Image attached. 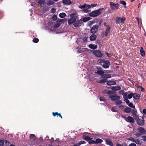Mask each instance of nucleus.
<instances>
[{
  "label": "nucleus",
  "instance_id": "nucleus-30",
  "mask_svg": "<svg viewBox=\"0 0 146 146\" xmlns=\"http://www.w3.org/2000/svg\"><path fill=\"white\" fill-rule=\"evenodd\" d=\"M78 41V45H80L81 47H83L84 46H85V44H84V43H83V42L81 41L80 40L79 41H77V42Z\"/></svg>",
  "mask_w": 146,
  "mask_h": 146
},
{
  "label": "nucleus",
  "instance_id": "nucleus-46",
  "mask_svg": "<svg viewBox=\"0 0 146 146\" xmlns=\"http://www.w3.org/2000/svg\"><path fill=\"white\" fill-rule=\"evenodd\" d=\"M60 25V24L58 23L55 24L54 26V28H57L59 27Z\"/></svg>",
  "mask_w": 146,
  "mask_h": 146
},
{
  "label": "nucleus",
  "instance_id": "nucleus-11",
  "mask_svg": "<svg viewBox=\"0 0 146 146\" xmlns=\"http://www.w3.org/2000/svg\"><path fill=\"white\" fill-rule=\"evenodd\" d=\"M125 120L128 122L134 123L135 122L134 118L130 116H128L126 118Z\"/></svg>",
  "mask_w": 146,
  "mask_h": 146
},
{
  "label": "nucleus",
  "instance_id": "nucleus-33",
  "mask_svg": "<svg viewBox=\"0 0 146 146\" xmlns=\"http://www.w3.org/2000/svg\"><path fill=\"white\" fill-rule=\"evenodd\" d=\"M59 16L61 18H63L66 16V15L64 13H62L59 15Z\"/></svg>",
  "mask_w": 146,
  "mask_h": 146
},
{
  "label": "nucleus",
  "instance_id": "nucleus-35",
  "mask_svg": "<svg viewBox=\"0 0 146 146\" xmlns=\"http://www.w3.org/2000/svg\"><path fill=\"white\" fill-rule=\"evenodd\" d=\"M122 95L124 99L127 98V93L126 92H124Z\"/></svg>",
  "mask_w": 146,
  "mask_h": 146
},
{
  "label": "nucleus",
  "instance_id": "nucleus-13",
  "mask_svg": "<svg viewBox=\"0 0 146 146\" xmlns=\"http://www.w3.org/2000/svg\"><path fill=\"white\" fill-rule=\"evenodd\" d=\"M103 142V140L100 138H98L95 141L92 140V144L100 143Z\"/></svg>",
  "mask_w": 146,
  "mask_h": 146
},
{
  "label": "nucleus",
  "instance_id": "nucleus-8",
  "mask_svg": "<svg viewBox=\"0 0 146 146\" xmlns=\"http://www.w3.org/2000/svg\"><path fill=\"white\" fill-rule=\"evenodd\" d=\"M93 54L97 57H101L102 56V55L101 52L99 50H96L93 51Z\"/></svg>",
  "mask_w": 146,
  "mask_h": 146
},
{
  "label": "nucleus",
  "instance_id": "nucleus-12",
  "mask_svg": "<svg viewBox=\"0 0 146 146\" xmlns=\"http://www.w3.org/2000/svg\"><path fill=\"white\" fill-rule=\"evenodd\" d=\"M106 144L110 146H113V144L110 139H105Z\"/></svg>",
  "mask_w": 146,
  "mask_h": 146
},
{
  "label": "nucleus",
  "instance_id": "nucleus-60",
  "mask_svg": "<svg viewBox=\"0 0 146 146\" xmlns=\"http://www.w3.org/2000/svg\"><path fill=\"white\" fill-rule=\"evenodd\" d=\"M142 111L143 113L144 114H146V109H143V110Z\"/></svg>",
  "mask_w": 146,
  "mask_h": 146
},
{
  "label": "nucleus",
  "instance_id": "nucleus-23",
  "mask_svg": "<svg viewBox=\"0 0 146 146\" xmlns=\"http://www.w3.org/2000/svg\"><path fill=\"white\" fill-rule=\"evenodd\" d=\"M83 136V137L84 138L85 140L86 141H89V143L90 144H91V138L88 136L84 137V135Z\"/></svg>",
  "mask_w": 146,
  "mask_h": 146
},
{
  "label": "nucleus",
  "instance_id": "nucleus-45",
  "mask_svg": "<svg viewBox=\"0 0 146 146\" xmlns=\"http://www.w3.org/2000/svg\"><path fill=\"white\" fill-rule=\"evenodd\" d=\"M35 137V136L34 134H31L29 137L30 139H34Z\"/></svg>",
  "mask_w": 146,
  "mask_h": 146
},
{
  "label": "nucleus",
  "instance_id": "nucleus-1",
  "mask_svg": "<svg viewBox=\"0 0 146 146\" xmlns=\"http://www.w3.org/2000/svg\"><path fill=\"white\" fill-rule=\"evenodd\" d=\"M98 21H99V22L97 25H94L92 27V34L95 33L97 31L98 27L102 23L101 21H99V20L98 19H95L93 21H92V25L94 23H97Z\"/></svg>",
  "mask_w": 146,
  "mask_h": 146
},
{
  "label": "nucleus",
  "instance_id": "nucleus-38",
  "mask_svg": "<svg viewBox=\"0 0 146 146\" xmlns=\"http://www.w3.org/2000/svg\"><path fill=\"white\" fill-rule=\"evenodd\" d=\"M133 93L129 94L127 95V99H131L133 97Z\"/></svg>",
  "mask_w": 146,
  "mask_h": 146
},
{
  "label": "nucleus",
  "instance_id": "nucleus-58",
  "mask_svg": "<svg viewBox=\"0 0 146 146\" xmlns=\"http://www.w3.org/2000/svg\"><path fill=\"white\" fill-rule=\"evenodd\" d=\"M143 138V141H146V136L144 135L142 137Z\"/></svg>",
  "mask_w": 146,
  "mask_h": 146
},
{
  "label": "nucleus",
  "instance_id": "nucleus-48",
  "mask_svg": "<svg viewBox=\"0 0 146 146\" xmlns=\"http://www.w3.org/2000/svg\"><path fill=\"white\" fill-rule=\"evenodd\" d=\"M86 143V142L84 141H81L79 143H78V145L80 146L82 144H84Z\"/></svg>",
  "mask_w": 146,
  "mask_h": 146
},
{
  "label": "nucleus",
  "instance_id": "nucleus-3",
  "mask_svg": "<svg viewBox=\"0 0 146 146\" xmlns=\"http://www.w3.org/2000/svg\"><path fill=\"white\" fill-rule=\"evenodd\" d=\"M104 9V8H100L98 10L93 11H92V17H95L99 15Z\"/></svg>",
  "mask_w": 146,
  "mask_h": 146
},
{
  "label": "nucleus",
  "instance_id": "nucleus-47",
  "mask_svg": "<svg viewBox=\"0 0 146 146\" xmlns=\"http://www.w3.org/2000/svg\"><path fill=\"white\" fill-rule=\"evenodd\" d=\"M128 105L131 108H135V106L133 105V104H132V103H129L128 104Z\"/></svg>",
  "mask_w": 146,
  "mask_h": 146
},
{
  "label": "nucleus",
  "instance_id": "nucleus-40",
  "mask_svg": "<svg viewBox=\"0 0 146 146\" xmlns=\"http://www.w3.org/2000/svg\"><path fill=\"white\" fill-rule=\"evenodd\" d=\"M97 48V45L92 44V49L95 50Z\"/></svg>",
  "mask_w": 146,
  "mask_h": 146
},
{
  "label": "nucleus",
  "instance_id": "nucleus-41",
  "mask_svg": "<svg viewBox=\"0 0 146 146\" xmlns=\"http://www.w3.org/2000/svg\"><path fill=\"white\" fill-rule=\"evenodd\" d=\"M96 38V36L95 34L92 35V41L95 40Z\"/></svg>",
  "mask_w": 146,
  "mask_h": 146
},
{
  "label": "nucleus",
  "instance_id": "nucleus-24",
  "mask_svg": "<svg viewBox=\"0 0 146 146\" xmlns=\"http://www.w3.org/2000/svg\"><path fill=\"white\" fill-rule=\"evenodd\" d=\"M123 111L126 113H130L131 111V109L129 107H127L124 109Z\"/></svg>",
  "mask_w": 146,
  "mask_h": 146
},
{
  "label": "nucleus",
  "instance_id": "nucleus-22",
  "mask_svg": "<svg viewBox=\"0 0 146 146\" xmlns=\"http://www.w3.org/2000/svg\"><path fill=\"white\" fill-rule=\"evenodd\" d=\"M110 25L108 26V27H107L106 28L105 33V35L106 36H108V34L110 32Z\"/></svg>",
  "mask_w": 146,
  "mask_h": 146
},
{
  "label": "nucleus",
  "instance_id": "nucleus-29",
  "mask_svg": "<svg viewBox=\"0 0 146 146\" xmlns=\"http://www.w3.org/2000/svg\"><path fill=\"white\" fill-rule=\"evenodd\" d=\"M107 79H103L99 80L98 81V83H100V84L103 83L107 82Z\"/></svg>",
  "mask_w": 146,
  "mask_h": 146
},
{
  "label": "nucleus",
  "instance_id": "nucleus-57",
  "mask_svg": "<svg viewBox=\"0 0 146 146\" xmlns=\"http://www.w3.org/2000/svg\"><path fill=\"white\" fill-rule=\"evenodd\" d=\"M100 100L101 101H104L105 100V99L102 97H100Z\"/></svg>",
  "mask_w": 146,
  "mask_h": 146
},
{
  "label": "nucleus",
  "instance_id": "nucleus-31",
  "mask_svg": "<svg viewBox=\"0 0 146 146\" xmlns=\"http://www.w3.org/2000/svg\"><path fill=\"white\" fill-rule=\"evenodd\" d=\"M96 74H98L101 75H102L104 73V71L102 70H98L96 72Z\"/></svg>",
  "mask_w": 146,
  "mask_h": 146
},
{
  "label": "nucleus",
  "instance_id": "nucleus-15",
  "mask_svg": "<svg viewBox=\"0 0 146 146\" xmlns=\"http://www.w3.org/2000/svg\"><path fill=\"white\" fill-rule=\"evenodd\" d=\"M137 130L139 132L143 134H146V131L145 130L144 128L143 127H140Z\"/></svg>",
  "mask_w": 146,
  "mask_h": 146
},
{
  "label": "nucleus",
  "instance_id": "nucleus-19",
  "mask_svg": "<svg viewBox=\"0 0 146 146\" xmlns=\"http://www.w3.org/2000/svg\"><path fill=\"white\" fill-rule=\"evenodd\" d=\"M107 84L109 86L115 85L116 84V82L113 81L109 80L107 81Z\"/></svg>",
  "mask_w": 146,
  "mask_h": 146
},
{
  "label": "nucleus",
  "instance_id": "nucleus-39",
  "mask_svg": "<svg viewBox=\"0 0 146 146\" xmlns=\"http://www.w3.org/2000/svg\"><path fill=\"white\" fill-rule=\"evenodd\" d=\"M120 3L121 4L123 5H124V7H125V6L126 5V3L125 1H120Z\"/></svg>",
  "mask_w": 146,
  "mask_h": 146
},
{
  "label": "nucleus",
  "instance_id": "nucleus-52",
  "mask_svg": "<svg viewBox=\"0 0 146 146\" xmlns=\"http://www.w3.org/2000/svg\"><path fill=\"white\" fill-rule=\"evenodd\" d=\"M58 113L57 112H52V115H53V116L54 117H55L56 115H57V117H58Z\"/></svg>",
  "mask_w": 146,
  "mask_h": 146
},
{
  "label": "nucleus",
  "instance_id": "nucleus-26",
  "mask_svg": "<svg viewBox=\"0 0 146 146\" xmlns=\"http://www.w3.org/2000/svg\"><path fill=\"white\" fill-rule=\"evenodd\" d=\"M141 55L143 57L145 56V52L143 50V48L142 47L141 48V49L140 51Z\"/></svg>",
  "mask_w": 146,
  "mask_h": 146
},
{
  "label": "nucleus",
  "instance_id": "nucleus-25",
  "mask_svg": "<svg viewBox=\"0 0 146 146\" xmlns=\"http://www.w3.org/2000/svg\"><path fill=\"white\" fill-rule=\"evenodd\" d=\"M88 38V37H84L82 38H80L79 40H78L79 41L80 40L81 41L83 42V43L85 44V43L86 42Z\"/></svg>",
  "mask_w": 146,
  "mask_h": 146
},
{
  "label": "nucleus",
  "instance_id": "nucleus-5",
  "mask_svg": "<svg viewBox=\"0 0 146 146\" xmlns=\"http://www.w3.org/2000/svg\"><path fill=\"white\" fill-rule=\"evenodd\" d=\"M101 64L104 68H107L109 67L110 64L109 61L103 60L101 61Z\"/></svg>",
  "mask_w": 146,
  "mask_h": 146
},
{
  "label": "nucleus",
  "instance_id": "nucleus-51",
  "mask_svg": "<svg viewBox=\"0 0 146 146\" xmlns=\"http://www.w3.org/2000/svg\"><path fill=\"white\" fill-rule=\"evenodd\" d=\"M127 140H128L132 141H133V142H134V141H135V140L132 137H131L129 138H128L127 139Z\"/></svg>",
  "mask_w": 146,
  "mask_h": 146
},
{
  "label": "nucleus",
  "instance_id": "nucleus-32",
  "mask_svg": "<svg viewBox=\"0 0 146 146\" xmlns=\"http://www.w3.org/2000/svg\"><path fill=\"white\" fill-rule=\"evenodd\" d=\"M134 142L135 143L137 144L141 145V140L139 139H135V141H134Z\"/></svg>",
  "mask_w": 146,
  "mask_h": 146
},
{
  "label": "nucleus",
  "instance_id": "nucleus-18",
  "mask_svg": "<svg viewBox=\"0 0 146 146\" xmlns=\"http://www.w3.org/2000/svg\"><path fill=\"white\" fill-rule=\"evenodd\" d=\"M62 3L64 4L70 5L72 3L70 0H62Z\"/></svg>",
  "mask_w": 146,
  "mask_h": 146
},
{
  "label": "nucleus",
  "instance_id": "nucleus-49",
  "mask_svg": "<svg viewBox=\"0 0 146 146\" xmlns=\"http://www.w3.org/2000/svg\"><path fill=\"white\" fill-rule=\"evenodd\" d=\"M51 12L52 13H54L56 11V9H55L54 8H52L51 10Z\"/></svg>",
  "mask_w": 146,
  "mask_h": 146
},
{
  "label": "nucleus",
  "instance_id": "nucleus-20",
  "mask_svg": "<svg viewBox=\"0 0 146 146\" xmlns=\"http://www.w3.org/2000/svg\"><path fill=\"white\" fill-rule=\"evenodd\" d=\"M121 89V88L120 86H116L114 87H112L111 88V89L113 91H118Z\"/></svg>",
  "mask_w": 146,
  "mask_h": 146
},
{
  "label": "nucleus",
  "instance_id": "nucleus-44",
  "mask_svg": "<svg viewBox=\"0 0 146 146\" xmlns=\"http://www.w3.org/2000/svg\"><path fill=\"white\" fill-rule=\"evenodd\" d=\"M57 16L56 15H53V16L52 17V20L55 21L57 19Z\"/></svg>",
  "mask_w": 146,
  "mask_h": 146
},
{
  "label": "nucleus",
  "instance_id": "nucleus-62",
  "mask_svg": "<svg viewBox=\"0 0 146 146\" xmlns=\"http://www.w3.org/2000/svg\"><path fill=\"white\" fill-rule=\"evenodd\" d=\"M58 116H59V117H60L61 118V119H62V115H61V114L60 113H58Z\"/></svg>",
  "mask_w": 146,
  "mask_h": 146
},
{
  "label": "nucleus",
  "instance_id": "nucleus-34",
  "mask_svg": "<svg viewBox=\"0 0 146 146\" xmlns=\"http://www.w3.org/2000/svg\"><path fill=\"white\" fill-rule=\"evenodd\" d=\"M90 19V17H86L83 18L82 21L83 22H86L89 21Z\"/></svg>",
  "mask_w": 146,
  "mask_h": 146
},
{
  "label": "nucleus",
  "instance_id": "nucleus-50",
  "mask_svg": "<svg viewBox=\"0 0 146 146\" xmlns=\"http://www.w3.org/2000/svg\"><path fill=\"white\" fill-rule=\"evenodd\" d=\"M111 110L112 111L114 112H117V110L116 109V108L114 107H113L111 108Z\"/></svg>",
  "mask_w": 146,
  "mask_h": 146
},
{
  "label": "nucleus",
  "instance_id": "nucleus-10",
  "mask_svg": "<svg viewBox=\"0 0 146 146\" xmlns=\"http://www.w3.org/2000/svg\"><path fill=\"white\" fill-rule=\"evenodd\" d=\"M109 97L113 101L119 100L120 98V97L119 96H110Z\"/></svg>",
  "mask_w": 146,
  "mask_h": 146
},
{
  "label": "nucleus",
  "instance_id": "nucleus-27",
  "mask_svg": "<svg viewBox=\"0 0 146 146\" xmlns=\"http://www.w3.org/2000/svg\"><path fill=\"white\" fill-rule=\"evenodd\" d=\"M54 3V2L52 0H48L46 3V4L48 5H53Z\"/></svg>",
  "mask_w": 146,
  "mask_h": 146
},
{
  "label": "nucleus",
  "instance_id": "nucleus-16",
  "mask_svg": "<svg viewBox=\"0 0 146 146\" xmlns=\"http://www.w3.org/2000/svg\"><path fill=\"white\" fill-rule=\"evenodd\" d=\"M81 24V22L80 21H77L72 25L73 28L75 29L78 27Z\"/></svg>",
  "mask_w": 146,
  "mask_h": 146
},
{
  "label": "nucleus",
  "instance_id": "nucleus-7",
  "mask_svg": "<svg viewBox=\"0 0 146 146\" xmlns=\"http://www.w3.org/2000/svg\"><path fill=\"white\" fill-rule=\"evenodd\" d=\"M88 70L87 72V75L86 76L85 78L86 79H88L89 80L91 81V68H90L87 69Z\"/></svg>",
  "mask_w": 146,
  "mask_h": 146
},
{
  "label": "nucleus",
  "instance_id": "nucleus-56",
  "mask_svg": "<svg viewBox=\"0 0 146 146\" xmlns=\"http://www.w3.org/2000/svg\"><path fill=\"white\" fill-rule=\"evenodd\" d=\"M124 92V90H121L119 91V92L118 93L119 94H122L123 95Z\"/></svg>",
  "mask_w": 146,
  "mask_h": 146
},
{
  "label": "nucleus",
  "instance_id": "nucleus-2",
  "mask_svg": "<svg viewBox=\"0 0 146 146\" xmlns=\"http://www.w3.org/2000/svg\"><path fill=\"white\" fill-rule=\"evenodd\" d=\"M91 5H89L86 4H84V5L81 6H79V8L81 9H83L82 11L85 13H87L88 12V9L90 8Z\"/></svg>",
  "mask_w": 146,
  "mask_h": 146
},
{
  "label": "nucleus",
  "instance_id": "nucleus-17",
  "mask_svg": "<svg viewBox=\"0 0 146 146\" xmlns=\"http://www.w3.org/2000/svg\"><path fill=\"white\" fill-rule=\"evenodd\" d=\"M111 77V76L109 74H104L101 76V77L104 79H107V78H110Z\"/></svg>",
  "mask_w": 146,
  "mask_h": 146
},
{
  "label": "nucleus",
  "instance_id": "nucleus-21",
  "mask_svg": "<svg viewBox=\"0 0 146 146\" xmlns=\"http://www.w3.org/2000/svg\"><path fill=\"white\" fill-rule=\"evenodd\" d=\"M133 97L134 99L135 100H138L140 98V96L139 94L134 93H133Z\"/></svg>",
  "mask_w": 146,
  "mask_h": 146
},
{
  "label": "nucleus",
  "instance_id": "nucleus-59",
  "mask_svg": "<svg viewBox=\"0 0 146 146\" xmlns=\"http://www.w3.org/2000/svg\"><path fill=\"white\" fill-rule=\"evenodd\" d=\"M129 146H136V145L135 143H131L129 145Z\"/></svg>",
  "mask_w": 146,
  "mask_h": 146
},
{
  "label": "nucleus",
  "instance_id": "nucleus-37",
  "mask_svg": "<svg viewBox=\"0 0 146 146\" xmlns=\"http://www.w3.org/2000/svg\"><path fill=\"white\" fill-rule=\"evenodd\" d=\"M115 104L117 105H120L121 104L122 102L121 100H117L115 102Z\"/></svg>",
  "mask_w": 146,
  "mask_h": 146
},
{
  "label": "nucleus",
  "instance_id": "nucleus-4",
  "mask_svg": "<svg viewBox=\"0 0 146 146\" xmlns=\"http://www.w3.org/2000/svg\"><path fill=\"white\" fill-rule=\"evenodd\" d=\"M126 20V19L124 17H122V18L117 17L116 18L115 22L117 24L120 23L123 24Z\"/></svg>",
  "mask_w": 146,
  "mask_h": 146
},
{
  "label": "nucleus",
  "instance_id": "nucleus-6",
  "mask_svg": "<svg viewBox=\"0 0 146 146\" xmlns=\"http://www.w3.org/2000/svg\"><path fill=\"white\" fill-rule=\"evenodd\" d=\"M110 6L112 10L117 9L119 7L118 4H115L113 2L110 3Z\"/></svg>",
  "mask_w": 146,
  "mask_h": 146
},
{
  "label": "nucleus",
  "instance_id": "nucleus-36",
  "mask_svg": "<svg viewBox=\"0 0 146 146\" xmlns=\"http://www.w3.org/2000/svg\"><path fill=\"white\" fill-rule=\"evenodd\" d=\"M87 49L86 48H83L81 50L80 49L79 50H78V53H80L83 51H86Z\"/></svg>",
  "mask_w": 146,
  "mask_h": 146
},
{
  "label": "nucleus",
  "instance_id": "nucleus-14",
  "mask_svg": "<svg viewBox=\"0 0 146 146\" xmlns=\"http://www.w3.org/2000/svg\"><path fill=\"white\" fill-rule=\"evenodd\" d=\"M70 16L71 18L75 20L76 21V20L78 19V17L77 14L76 13H72L70 14Z\"/></svg>",
  "mask_w": 146,
  "mask_h": 146
},
{
  "label": "nucleus",
  "instance_id": "nucleus-61",
  "mask_svg": "<svg viewBox=\"0 0 146 146\" xmlns=\"http://www.w3.org/2000/svg\"><path fill=\"white\" fill-rule=\"evenodd\" d=\"M140 88H141V91L142 92H144L145 91L144 89L141 86H140Z\"/></svg>",
  "mask_w": 146,
  "mask_h": 146
},
{
  "label": "nucleus",
  "instance_id": "nucleus-43",
  "mask_svg": "<svg viewBox=\"0 0 146 146\" xmlns=\"http://www.w3.org/2000/svg\"><path fill=\"white\" fill-rule=\"evenodd\" d=\"M33 41L34 42L36 43L38 42L39 40L37 38H35L33 39Z\"/></svg>",
  "mask_w": 146,
  "mask_h": 146
},
{
  "label": "nucleus",
  "instance_id": "nucleus-42",
  "mask_svg": "<svg viewBox=\"0 0 146 146\" xmlns=\"http://www.w3.org/2000/svg\"><path fill=\"white\" fill-rule=\"evenodd\" d=\"M45 2L44 0H38L37 3L38 4H42Z\"/></svg>",
  "mask_w": 146,
  "mask_h": 146
},
{
  "label": "nucleus",
  "instance_id": "nucleus-54",
  "mask_svg": "<svg viewBox=\"0 0 146 146\" xmlns=\"http://www.w3.org/2000/svg\"><path fill=\"white\" fill-rule=\"evenodd\" d=\"M113 93V92L111 90H109L107 92V94L108 95H110Z\"/></svg>",
  "mask_w": 146,
  "mask_h": 146
},
{
  "label": "nucleus",
  "instance_id": "nucleus-28",
  "mask_svg": "<svg viewBox=\"0 0 146 146\" xmlns=\"http://www.w3.org/2000/svg\"><path fill=\"white\" fill-rule=\"evenodd\" d=\"M75 22V20H74L72 19V18L69 19L68 21V23L69 25L73 24Z\"/></svg>",
  "mask_w": 146,
  "mask_h": 146
},
{
  "label": "nucleus",
  "instance_id": "nucleus-63",
  "mask_svg": "<svg viewBox=\"0 0 146 146\" xmlns=\"http://www.w3.org/2000/svg\"><path fill=\"white\" fill-rule=\"evenodd\" d=\"M96 5H97V4H92V7H96Z\"/></svg>",
  "mask_w": 146,
  "mask_h": 146
},
{
  "label": "nucleus",
  "instance_id": "nucleus-53",
  "mask_svg": "<svg viewBox=\"0 0 146 146\" xmlns=\"http://www.w3.org/2000/svg\"><path fill=\"white\" fill-rule=\"evenodd\" d=\"M125 100V102L127 104H128L129 103V101L128 99L127 98H126L124 99Z\"/></svg>",
  "mask_w": 146,
  "mask_h": 146
},
{
  "label": "nucleus",
  "instance_id": "nucleus-55",
  "mask_svg": "<svg viewBox=\"0 0 146 146\" xmlns=\"http://www.w3.org/2000/svg\"><path fill=\"white\" fill-rule=\"evenodd\" d=\"M4 144L3 141L0 140V146H3Z\"/></svg>",
  "mask_w": 146,
  "mask_h": 146
},
{
  "label": "nucleus",
  "instance_id": "nucleus-64",
  "mask_svg": "<svg viewBox=\"0 0 146 146\" xmlns=\"http://www.w3.org/2000/svg\"><path fill=\"white\" fill-rule=\"evenodd\" d=\"M104 25L106 27H108V26L109 25H107V24L106 23H104Z\"/></svg>",
  "mask_w": 146,
  "mask_h": 146
},
{
  "label": "nucleus",
  "instance_id": "nucleus-9",
  "mask_svg": "<svg viewBox=\"0 0 146 146\" xmlns=\"http://www.w3.org/2000/svg\"><path fill=\"white\" fill-rule=\"evenodd\" d=\"M137 124L139 125L142 126L144 124L145 120L143 117H142V119L138 118L137 120Z\"/></svg>",
  "mask_w": 146,
  "mask_h": 146
}]
</instances>
